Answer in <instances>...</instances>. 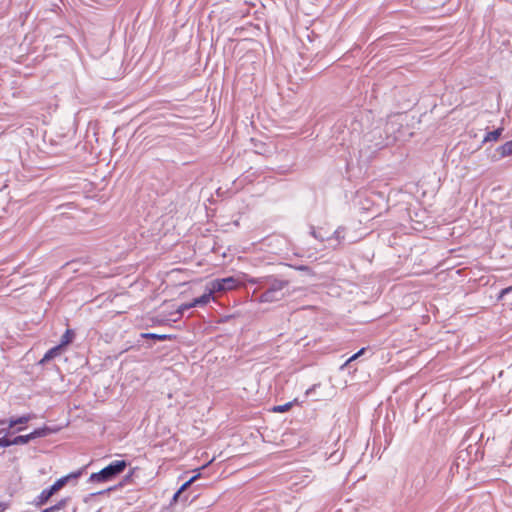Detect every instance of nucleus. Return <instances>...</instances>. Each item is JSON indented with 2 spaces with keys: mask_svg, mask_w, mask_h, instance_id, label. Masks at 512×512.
Segmentation results:
<instances>
[{
  "mask_svg": "<svg viewBox=\"0 0 512 512\" xmlns=\"http://www.w3.org/2000/svg\"><path fill=\"white\" fill-rule=\"evenodd\" d=\"M264 278L265 276H261V277H251V276H247L246 277V282L250 285H255L257 286V289L258 290H261L262 289V285H263V281H264Z\"/></svg>",
  "mask_w": 512,
  "mask_h": 512,
  "instance_id": "aec40b11",
  "label": "nucleus"
},
{
  "mask_svg": "<svg viewBox=\"0 0 512 512\" xmlns=\"http://www.w3.org/2000/svg\"><path fill=\"white\" fill-rule=\"evenodd\" d=\"M365 348H361L358 352H356L355 354H353L346 362H345V365H348L350 362L354 361L355 359H357L359 356H361L364 352H365Z\"/></svg>",
  "mask_w": 512,
  "mask_h": 512,
  "instance_id": "bb28decb",
  "label": "nucleus"
},
{
  "mask_svg": "<svg viewBox=\"0 0 512 512\" xmlns=\"http://www.w3.org/2000/svg\"><path fill=\"white\" fill-rule=\"evenodd\" d=\"M52 432H53V429H51L48 426H43V427L34 429L30 434H31L32 439L34 440L36 438L46 437L49 434H51Z\"/></svg>",
  "mask_w": 512,
  "mask_h": 512,
  "instance_id": "9b49d317",
  "label": "nucleus"
},
{
  "mask_svg": "<svg viewBox=\"0 0 512 512\" xmlns=\"http://www.w3.org/2000/svg\"><path fill=\"white\" fill-rule=\"evenodd\" d=\"M33 440L31 437V434L26 435H18L13 438L14 445H23L28 443L29 441Z\"/></svg>",
  "mask_w": 512,
  "mask_h": 512,
  "instance_id": "412c9836",
  "label": "nucleus"
},
{
  "mask_svg": "<svg viewBox=\"0 0 512 512\" xmlns=\"http://www.w3.org/2000/svg\"><path fill=\"white\" fill-rule=\"evenodd\" d=\"M344 232L345 228L342 226H339L331 236L327 237L328 241L336 240L337 244L332 246L333 248H336L338 245L341 244L342 240L344 239Z\"/></svg>",
  "mask_w": 512,
  "mask_h": 512,
  "instance_id": "9d476101",
  "label": "nucleus"
},
{
  "mask_svg": "<svg viewBox=\"0 0 512 512\" xmlns=\"http://www.w3.org/2000/svg\"><path fill=\"white\" fill-rule=\"evenodd\" d=\"M204 467L205 466L201 467L200 469H197V473L190 477L188 480H186L177 491H179L182 494L193 482H195L201 476L200 470L204 469Z\"/></svg>",
  "mask_w": 512,
  "mask_h": 512,
  "instance_id": "2eb2a0df",
  "label": "nucleus"
},
{
  "mask_svg": "<svg viewBox=\"0 0 512 512\" xmlns=\"http://www.w3.org/2000/svg\"><path fill=\"white\" fill-rule=\"evenodd\" d=\"M295 403H297V399H294L293 401H289L282 405L274 406L272 408V411L277 412V413H284V412L288 411Z\"/></svg>",
  "mask_w": 512,
  "mask_h": 512,
  "instance_id": "a211bd4d",
  "label": "nucleus"
},
{
  "mask_svg": "<svg viewBox=\"0 0 512 512\" xmlns=\"http://www.w3.org/2000/svg\"><path fill=\"white\" fill-rule=\"evenodd\" d=\"M290 267L294 268L295 270H298V271H301V272H305L306 274L312 276L313 275V272L311 270V268L307 265H295V266H292V265H289Z\"/></svg>",
  "mask_w": 512,
  "mask_h": 512,
  "instance_id": "4be33fe9",
  "label": "nucleus"
},
{
  "mask_svg": "<svg viewBox=\"0 0 512 512\" xmlns=\"http://www.w3.org/2000/svg\"><path fill=\"white\" fill-rule=\"evenodd\" d=\"M193 307H195V306L193 305V302H192V301H191V302H189V303H184V304H182V305H180V306L178 307V309H177V313H178L179 315H183V313H184L185 311H187V310H189V309H191V308H193Z\"/></svg>",
  "mask_w": 512,
  "mask_h": 512,
  "instance_id": "5701e85b",
  "label": "nucleus"
},
{
  "mask_svg": "<svg viewBox=\"0 0 512 512\" xmlns=\"http://www.w3.org/2000/svg\"><path fill=\"white\" fill-rule=\"evenodd\" d=\"M497 151L501 157L512 155V141H507L503 145L499 146Z\"/></svg>",
  "mask_w": 512,
  "mask_h": 512,
  "instance_id": "dca6fc26",
  "label": "nucleus"
},
{
  "mask_svg": "<svg viewBox=\"0 0 512 512\" xmlns=\"http://www.w3.org/2000/svg\"><path fill=\"white\" fill-rule=\"evenodd\" d=\"M69 500L70 499L68 497L62 498L56 504H54L48 508H45L41 512H58L67 506Z\"/></svg>",
  "mask_w": 512,
  "mask_h": 512,
  "instance_id": "ddd939ff",
  "label": "nucleus"
},
{
  "mask_svg": "<svg viewBox=\"0 0 512 512\" xmlns=\"http://www.w3.org/2000/svg\"><path fill=\"white\" fill-rule=\"evenodd\" d=\"M182 497V494L179 491H176L172 497L171 503H177Z\"/></svg>",
  "mask_w": 512,
  "mask_h": 512,
  "instance_id": "c85d7f7f",
  "label": "nucleus"
},
{
  "mask_svg": "<svg viewBox=\"0 0 512 512\" xmlns=\"http://www.w3.org/2000/svg\"><path fill=\"white\" fill-rule=\"evenodd\" d=\"M2 433V430H0V434Z\"/></svg>",
  "mask_w": 512,
  "mask_h": 512,
  "instance_id": "f704fd0d",
  "label": "nucleus"
},
{
  "mask_svg": "<svg viewBox=\"0 0 512 512\" xmlns=\"http://www.w3.org/2000/svg\"><path fill=\"white\" fill-rule=\"evenodd\" d=\"M14 445L13 439H9L6 435L0 438V447H9Z\"/></svg>",
  "mask_w": 512,
  "mask_h": 512,
  "instance_id": "393cba45",
  "label": "nucleus"
},
{
  "mask_svg": "<svg viewBox=\"0 0 512 512\" xmlns=\"http://www.w3.org/2000/svg\"><path fill=\"white\" fill-rule=\"evenodd\" d=\"M181 500H182V501H184V502H186V501H188V497H187V496H185V497H184L183 499H181Z\"/></svg>",
  "mask_w": 512,
  "mask_h": 512,
  "instance_id": "473e14b6",
  "label": "nucleus"
},
{
  "mask_svg": "<svg viewBox=\"0 0 512 512\" xmlns=\"http://www.w3.org/2000/svg\"><path fill=\"white\" fill-rule=\"evenodd\" d=\"M5 423H6V421H5V420H1V421H0V425H3V424H5Z\"/></svg>",
  "mask_w": 512,
  "mask_h": 512,
  "instance_id": "72a5a7b5",
  "label": "nucleus"
},
{
  "mask_svg": "<svg viewBox=\"0 0 512 512\" xmlns=\"http://www.w3.org/2000/svg\"><path fill=\"white\" fill-rule=\"evenodd\" d=\"M67 484V478H59L57 479L51 486L45 488L41 491V493L37 496L35 500L36 506L45 505L49 499L57 493L60 489H62Z\"/></svg>",
  "mask_w": 512,
  "mask_h": 512,
  "instance_id": "20e7f679",
  "label": "nucleus"
},
{
  "mask_svg": "<svg viewBox=\"0 0 512 512\" xmlns=\"http://www.w3.org/2000/svg\"><path fill=\"white\" fill-rule=\"evenodd\" d=\"M290 280L278 275H266L263 281L261 293L256 298L259 303H273L283 300L289 295Z\"/></svg>",
  "mask_w": 512,
  "mask_h": 512,
  "instance_id": "f257e3e1",
  "label": "nucleus"
},
{
  "mask_svg": "<svg viewBox=\"0 0 512 512\" xmlns=\"http://www.w3.org/2000/svg\"><path fill=\"white\" fill-rule=\"evenodd\" d=\"M314 389V386L306 391V394H310V392Z\"/></svg>",
  "mask_w": 512,
  "mask_h": 512,
  "instance_id": "7c9ffc66",
  "label": "nucleus"
},
{
  "mask_svg": "<svg viewBox=\"0 0 512 512\" xmlns=\"http://www.w3.org/2000/svg\"><path fill=\"white\" fill-rule=\"evenodd\" d=\"M61 347L59 345H56L54 347H52L51 349H49L43 356V358L41 359L40 363L43 364L45 362H48L50 360H52L53 358H55L57 355H59L60 351H61Z\"/></svg>",
  "mask_w": 512,
  "mask_h": 512,
  "instance_id": "f8f14e48",
  "label": "nucleus"
},
{
  "mask_svg": "<svg viewBox=\"0 0 512 512\" xmlns=\"http://www.w3.org/2000/svg\"><path fill=\"white\" fill-rule=\"evenodd\" d=\"M23 429H24L23 427H18V428L16 429V431H17V432H20V431H22Z\"/></svg>",
  "mask_w": 512,
  "mask_h": 512,
  "instance_id": "2f4dec72",
  "label": "nucleus"
},
{
  "mask_svg": "<svg viewBox=\"0 0 512 512\" xmlns=\"http://www.w3.org/2000/svg\"><path fill=\"white\" fill-rule=\"evenodd\" d=\"M81 474H82V470H78L75 472H71L68 475L62 476L61 478H67V483H68L71 479H77L78 477H80Z\"/></svg>",
  "mask_w": 512,
  "mask_h": 512,
  "instance_id": "a878e982",
  "label": "nucleus"
},
{
  "mask_svg": "<svg viewBox=\"0 0 512 512\" xmlns=\"http://www.w3.org/2000/svg\"><path fill=\"white\" fill-rule=\"evenodd\" d=\"M35 417L34 414H26V415H22L20 417H17V418H10L8 420V425L10 428H13L15 427L16 425H20V424H26L28 423L30 420H32L33 418Z\"/></svg>",
  "mask_w": 512,
  "mask_h": 512,
  "instance_id": "0eeeda50",
  "label": "nucleus"
},
{
  "mask_svg": "<svg viewBox=\"0 0 512 512\" xmlns=\"http://www.w3.org/2000/svg\"><path fill=\"white\" fill-rule=\"evenodd\" d=\"M8 508V504L5 502H0V512H4Z\"/></svg>",
  "mask_w": 512,
  "mask_h": 512,
  "instance_id": "c756f323",
  "label": "nucleus"
},
{
  "mask_svg": "<svg viewBox=\"0 0 512 512\" xmlns=\"http://www.w3.org/2000/svg\"><path fill=\"white\" fill-rule=\"evenodd\" d=\"M502 131H503V129H502V128H497V129H495V130H493V131L488 132V133L485 135V137H484V139H483V142L496 141V140H498V139H499V137H500V136H501V134H502Z\"/></svg>",
  "mask_w": 512,
  "mask_h": 512,
  "instance_id": "f3484780",
  "label": "nucleus"
},
{
  "mask_svg": "<svg viewBox=\"0 0 512 512\" xmlns=\"http://www.w3.org/2000/svg\"><path fill=\"white\" fill-rule=\"evenodd\" d=\"M75 337V332L72 329H67L61 337L60 343L58 344L61 348L70 344Z\"/></svg>",
  "mask_w": 512,
  "mask_h": 512,
  "instance_id": "4468645a",
  "label": "nucleus"
},
{
  "mask_svg": "<svg viewBox=\"0 0 512 512\" xmlns=\"http://www.w3.org/2000/svg\"><path fill=\"white\" fill-rule=\"evenodd\" d=\"M310 234L317 240L323 242L327 240V237H324L321 232L317 231L313 226L311 227Z\"/></svg>",
  "mask_w": 512,
  "mask_h": 512,
  "instance_id": "b1692460",
  "label": "nucleus"
},
{
  "mask_svg": "<svg viewBox=\"0 0 512 512\" xmlns=\"http://www.w3.org/2000/svg\"><path fill=\"white\" fill-rule=\"evenodd\" d=\"M213 294H215V293L212 291L211 287L207 283L206 291L200 297L194 298L192 300L193 305L195 307H198V306L202 307V306L207 305L211 301V299L213 298Z\"/></svg>",
  "mask_w": 512,
  "mask_h": 512,
  "instance_id": "423d86ee",
  "label": "nucleus"
},
{
  "mask_svg": "<svg viewBox=\"0 0 512 512\" xmlns=\"http://www.w3.org/2000/svg\"><path fill=\"white\" fill-rule=\"evenodd\" d=\"M133 473H134V470H131L128 474H126L123 477L122 481H120L117 485L111 486V487L105 489L104 491H99L96 494H102V493H105V492H111V491H114V490H116L118 488L123 487L127 482H129L132 479Z\"/></svg>",
  "mask_w": 512,
  "mask_h": 512,
  "instance_id": "1a4fd4ad",
  "label": "nucleus"
},
{
  "mask_svg": "<svg viewBox=\"0 0 512 512\" xmlns=\"http://www.w3.org/2000/svg\"><path fill=\"white\" fill-rule=\"evenodd\" d=\"M395 140L396 137L390 135L388 132V123L383 126L382 122H379L370 131L364 134L362 142L363 146L373 154L390 145Z\"/></svg>",
  "mask_w": 512,
  "mask_h": 512,
  "instance_id": "f03ea898",
  "label": "nucleus"
},
{
  "mask_svg": "<svg viewBox=\"0 0 512 512\" xmlns=\"http://www.w3.org/2000/svg\"><path fill=\"white\" fill-rule=\"evenodd\" d=\"M214 293L226 292L237 288L238 281L233 276L217 278L208 282Z\"/></svg>",
  "mask_w": 512,
  "mask_h": 512,
  "instance_id": "39448f33",
  "label": "nucleus"
},
{
  "mask_svg": "<svg viewBox=\"0 0 512 512\" xmlns=\"http://www.w3.org/2000/svg\"><path fill=\"white\" fill-rule=\"evenodd\" d=\"M510 293H512V285H511V286H509V287H506V288L502 289V290L500 291V293H499L498 298H499V299H502V298H504L506 295H508V294H510Z\"/></svg>",
  "mask_w": 512,
  "mask_h": 512,
  "instance_id": "cd10ccee",
  "label": "nucleus"
},
{
  "mask_svg": "<svg viewBox=\"0 0 512 512\" xmlns=\"http://www.w3.org/2000/svg\"><path fill=\"white\" fill-rule=\"evenodd\" d=\"M141 337L144 339H152V340H156V341L172 340L174 338L173 335L157 334V333H151V332L142 333Z\"/></svg>",
  "mask_w": 512,
  "mask_h": 512,
  "instance_id": "6e6552de",
  "label": "nucleus"
},
{
  "mask_svg": "<svg viewBox=\"0 0 512 512\" xmlns=\"http://www.w3.org/2000/svg\"><path fill=\"white\" fill-rule=\"evenodd\" d=\"M343 455L344 453L339 451V450H335L333 451L327 458V460L332 464V465H336L338 464L342 459H343Z\"/></svg>",
  "mask_w": 512,
  "mask_h": 512,
  "instance_id": "6ab92c4d",
  "label": "nucleus"
},
{
  "mask_svg": "<svg viewBox=\"0 0 512 512\" xmlns=\"http://www.w3.org/2000/svg\"><path fill=\"white\" fill-rule=\"evenodd\" d=\"M129 463L126 460H114L100 471L92 473L88 482L90 483H107L115 480L127 468Z\"/></svg>",
  "mask_w": 512,
  "mask_h": 512,
  "instance_id": "7ed1b4c3",
  "label": "nucleus"
}]
</instances>
